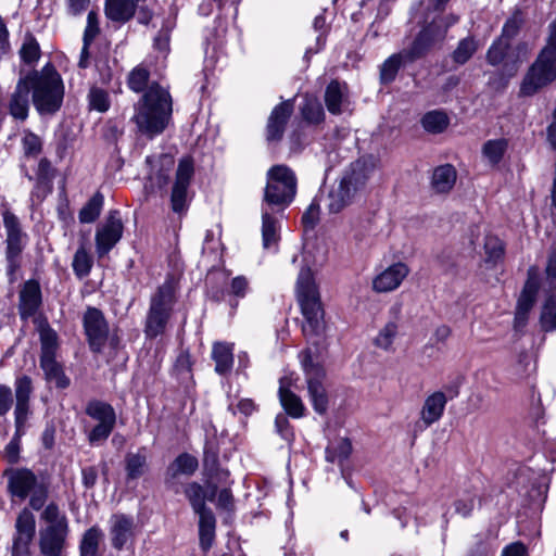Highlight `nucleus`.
<instances>
[{
    "mask_svg": "<svg viewBox=\"0 0 556 556\" xmlns=\"http://www.w3.org/2000/svg\"><path fill=\"white\" fill-rule=\"evenodd\" d=\"M135 114L131 121L138 130L153 138L162 134L172 117L173 101L169 92L157 83L150 84L146 92L134 105Z\"/></svg>",
    "mask_w": 556,
    "mask_h": 556,
    "instance_id": "nucleus-1",
    "label": "nucleus"
},
{
    "mask_svg": "<svg viewBox=\"0 0 556 556\" xmlns=\"http://www.w3.org/2000/svg\"><path fill=\"white\" fill-rule=\"evenodd\" d=\"M31 91V102L40 116L56 114L63 104L64 84L52 63H47L40 71L33 70L25 74Z\"/></svg>",
    "mask_w": 556,
    "mask_h": 556,
    "instance_id": "nucleus-2",
    "label": "nucleus"
},
{
    "mask_svg": "<svg viewBox=\"0 0 556 556\" xmlns=\"http://www.w3.org/2000/svg\"><path fill=\"white\" fill-rule=\"evenodd\" d=\"M556 79V20L548 26V37L545 46L538 54L535 61L525 74L520 87L519 97H533L542 88Z\"/></svg>",
    "mask_w": 556,
    "mask_h": 556,
    "instance_id": "nucleus-3",
    "label": "nucleus"
},
{
    "mask_svg": "<svg viewBox=\"0 0 556 556\" xmlns=\"http://www.w3.org/2000/svg\"><path fill=\"white\" fill-rule=\"evenodd\" d=\"M298 301L304 317L305 337H319L326 330L325 311L309 267L301 268L296 281Z\"/></svg>",
    "mask_w": 556,
    "mask_h": 556,
    "instance_id": "nucleus-4",
    "label": "nucleus"
},
{
    "mask_svg": "<svg viewBox=\"0 0 556 556\" xmlns=\"http://www.w3.org/2000/svg\"><path fill=\"white\" fill-rule=\"evenodd\" d=\"M176 302L177 282L173 275H168L150 298L143 330L148 339H155L165 332Z\"/></svg>",
    "mask_w": 556,
    "mask_h": 556,
    "instance_id": "nucleus-5",
    "label": "nucleus"
},
{
    "mask_svg": "<svg viewBox=\"0 0 556 556\" xmlns=\"http://www.w3.org/2000/svg\"><path fill=\"white\" fill-rule=\"evenodd\" d=\"M35 324L40 340L39 365L43 371L45 379L47 382L54 383L58 389L68 388L71 379L65 375L63 365L56 359L59 350V336L56 331L45 317L36 318Z\"/></svg>",
    "mask_w": 556,
    "mask_h": 556,
    "instance_id": "nucleus-6",
    "label": "nucleus"
},
{
    "mask_svg": "<svg viewBox=\"0 0 556 556\" xmlns=\"http://www.w3.org/2000/svg\"><path fill=\"white\" fill-rule=\"evenodd\" d=\"M47 527L39 531V548L42 556H66L68 520L58 504L51 502L41 513Z\"/></svg>",
    "mask_w": 556,
    "mask_h": 556,
    "instance_id": "nucleus-7",
    "label": "nucleus"
},
{
    "mask_svg": "<svg viewBox=\"0 0 556 556\" xmlns=\"http://www.w3.org/2000/svg\"><path fill=\"white\" fill-rule=\"evenodd\" d=\"M296 186V176L290 167L283 164L271 166L267 172L262 206L283 213L295 198Z\"/></svg>",
    "mask_w": 556,
    "mask_h": 556,
    "instance_id": "nucleus-8",
    "label": "nucleus"
},
{
    "mask_svg": "<svg viewBox=\"0 0 556 556\" xmlns=\"http://www.w3.org/2000/svg\"><path fill=\"white\" fill-rule=\"evenodd\" d=\"M299 358L307 384V393L314 410L318 415H326L329 408V395L324 386L326 369L314 355L311 349L300 352Z\"/></svg>",
    "mask_w": 556,
    "mask_h": 556,
    "instance_id": "nucleus-9",
    "label": "nucleus"
},
{
    "mask_svg": "<svg viewBox=\"0 0 556 556\" xmlns=\"http://www.w3.org/2000/svg\"><path fill=\"white\" fill-rule=\"evenodd\" d=\"M3 225L7 232L5 238V263L7 275L13 282L16 273L22 267V253L27 244L28 236L23 231L18 217L12 212H4Z\"/></svg>",
    "mask_w": 556,
    "mask_h": 556,
    "instance_id": "nucleus-10",
    "label": "nucleus"
},
{
    "mask_svg": "<svg viewBox=\"0 0 556 556\" xmlns=\"http://www.w3.org/2000/svg\"><path fill=\"white\" fill-rule=\"evenodd\" d=\"M448 24L444 23V18H433L430 23L426 24L417 34L413 42L405 51L410 56V60H417L426 56L431 49L441 45L447 34Z\"/></svg>",
    "mask_w": 556,
    "mask_h": 556,
    "instance_id": "nucleus-11",
    "label": "nucleus"
},
{
    "mask_svg": "<svg viewBox=\"0 0 556 556\" xmlns=\"http://www.w3.org/2000/svg\"><path fill=\"white\" fill-rule=\"evenodd\" d=\"M83 326L90 350L101 353L109 338V324L104 314L97 307H87Z\"/></svg>",
    "mask_w": 556,
    "mask_h": 556,
    "instance_id": "nucleus-12",
    "label": "nucleus"
},
{
    "mask_svg": "<svg viewBox=\"0 0 556 556\" xmlns=\"http://www.w3.org/2000/svg\"><path fill=\"white\" fill-rule=\"evenodd\" d=\"M123 222L117 210H112L105 223L96 232V250L99 257L106 255L123 236Z\"/></svg>",
    "mask_w": 556,
    "mask_h": 556,
    "instance_id": "nucleus-13",
    "label": "nucleus"
},
{
    "mask_svg": "<svg viewBox=\"0 0 556 556\" xmlns=\"http://www.w3.org/2000/svg\"><path fill=\"white\" fill-rule=\"evenodd\" d=\"M36 533V520L30 510L24 508L15 521L12 556H30V544Z\"/></svg>",
    "mask_w": 556,
    "mask_h": 556,
    "instance_id": "nucleus-14",
    "label": "nucleus"
},
{
    "mask_svg": "<svg viewBox=\"0 0 556 556\" xmlns=\"http://www.w3.org/2000/svg\"><path fill=\"white\" fill-rule=\"evenodd\" d=\"M194 175L193 161L184 157L179 161L172 189L170 203L175 213H181L187 205V191Z\"/></svg>",
    "mask_w": 556,
    "mask_h": 556,
    "instance_id": "nucleus-15",
    "label": "nucleus"
},
{
    "mask_svg": "<svg viewBox=\"0 0 556 556\" xmlns=\"http://www.w3.org/2000/svg\"><path fill=\"white\" fill-rule=\"evenodd\" d=\"M293 109V100H286L273 109L265 127V139L268 144L278 143L282 140Z\"/></svg>",
    "mask_w": 556,
    "mask_h": 556,
    "instance_id": "nucleus-16",
    "label": "nucleus"
},
{
    "mask_svg": "<svg viewBox=\"0 0 556 556\" xmlns=\"http://www.w3.org/2000/svg\"><path fill=\"white\" fill-rule=\"evenodd\" d=\"M15 388V408L14 418L16 432L20 433L28 419L30 414V395L34 391L33 380L29 376L17 377L14 382Z\"/></svg>",
    "mask_w": 556,
    "mask_h": 556,
    "instance_id": "nucleus-17",
    "label": "nucleus"
},
{
    "mask_svg": "<svg viewBox=\"0 0 556 556\" xmlns=\"http://www.w3.org/2000/svg\"><path fill=\"white\" fill-rule=\"evenodd\" d=\"M30 89L25 78L21 75L8 102L9 114L15 121L25 122L30 109Z\"/></svg>",
    "mask_w": 556,
    "mask_h": 556,
    "instance_id": "nucleus-18",
    "label": "nucleus"
},
{
    "mask_svg": "<svg viewBox=\"0 0 556 556\" xmlns=\"http://www.w3.org/2000/svg\"><path fill=\"white\" fill-rule=\"evenodd\" d=\"M203 477L205 486L210 489L207 496L210 502L215 500L218 485H225L228 482L229 471L220 467L218 454H204Z\"/></svg>",
    "mask_w": 556,
    "mask_h": 556,
    "instance_id": "nucleus-19",
    "label": "nucleus"
},
{
    "mask_svg": "<svg viewBox=\"0 0 556 556\" xmlns=\"http://www.w3.org/2000/svg\"><path fill=\"white\" fill-rule=\"evenodd\" d=\"M375 163L371 156H363L351 163L349 168L344 172L340 181L353 189L356 193L363 188L371 173L374 172Z\"/></svg>",
    "mask_w": 556,
    "mask_h": 556,
    "instance_id": "nucleus-20",
    "label": "nucleus"
},
{
    "mask_svg": "<svg viewBox=\"0 0 556 556\" xmlns=\"http://www.w3.org/2000/svg\"><path fill=\"white\" fill-rule=\"evenodd\" d=\"M18 313L22 319L35 316L42 305L40 285L35 279L27 280L20 291Z\"/></svg>",
    "mask_w": 556,
    "mask_h": 556,
    "instance_id": "nucleus-21",
    "label": "nucleus"
},
{
    "mask_svg": "<svg viewBox=\"0 0 556 556\" xmlns=\"http://www.w3.org/2000/svg\"><path fill=\"white\" fill-rule=\"evenodd\" d=\"M199 467L198 459L192 454H179L167 467L165 484L168 489L178 493L177 477L179 475L192 476Z\"/></svg>",
    "mask_w": 556,
    "mask_h": 556,
    "instance_id": "nucleus-22",
    "label": "nucleus"
},
{
    "mask_svg": "<svg viewBox=\"0 0 556 556\" xmlns=\"http://www.w3.org/2000/svg\"><path fill=\"white\" fill-rule=\"evenodd\" d=\"M135 521L131 516L115 514L111 517V541L115 549H123L134 538Z\"/></svg>",
    "mask_w": 556,
    "mask_h": 556,
    "instance_id": "nucleus-23",
    "label": "nucleus"
},
{
    "mask_svg": "<svg viewBox=\"0 0 556 556\" xmlns=\"http://www.w3.org/2000/svg\"><path fill=\"white\" fill-rule=\"evenodd\" d=\"M408 273L409 269L406 264L401 262L395 263L374 279V290L377 292L393 291L401 285Z\"/></svg>",
    "mask_w": 556,
    "mask_h": 556,
    "instance_id": "nucleus-24",
    "label": "nucleus"
},
{
    "mask_svg": "<svg viewBox=\"0 0 556 556\" xmlns=\"http://www.w3.org/2000/svg\"><path fill=\"white\" fill-rule=\"evenodd\" d=\"M283 213H277L274 208L262 206V240L265 249L276 245L280 239L279 217Z\"/></svg>",
    "mask_w": 556,
    "mask_h": 556,
    "instance_id": "nucleus-25",
    "label": "nucleus"
},
{
    "mask_svg": "<svg viewBox=\"0 0 556 556\" xmlns=\"http://www.w3.org/2000/svg\"><path fill=\"white\" fill-rule=\"evenodd\" d=\"M36 486L37 478L27 469L16 470L9 478V491L12 496L20 500H25Z\"/></svg>",
    "mask_w": 556,
    "mask_h": 556,
    "instance_id": "nucleus-26",
    "label": "nucleus"
},
{
    "mask_svg": "<svg viewBox=\"0 0 556 556\" xmlns=\"http://www.w3.org/2000/svg\"><path fill=\"white\" fill-rule=\"evenodd\" d=\"M540 288L539 269L534 266L528 269V278L517 302V311L530 313Z\"/></svg>",
    "mask_w": 556,
    "mask_h": 556,
    "instance_id": "nucleus-27",
    "label": "nucleus"
},
{
    "mask_svg": "<svg viewBox=\"0 0 556 556\" xmlns=\"http://www.w3.org/2000/svg\"><path fill=\"white\" fill-rule=\"evenodd\" d=\"M446 403L447 397L441 391L430 394L425 400L420 412V418L425 427L431 426L442 417Z\"/></svg>",
    "mask_w": 556,
    "mask_h": 556,
    "instance_id": "nucleus-28",
    "label": "nucleus"
},
{
    "mask_svg": "<svg viewBox=\"0 0 556 556\" xmlns=\"http://www.w3.org/2000/svg\"><path fill=\"white\" fill-rule=\"evenodd\" d=\"M184 494L188 500L193 513L199 517L206 515V513H213L212 509L206 506L210 489L204 488L200 483L193 481L185 485Z\"/></svg>",
    "mask_w": 556,
    "mask_h": 556,
    "instance_id": "nucleus-29",
    "label": "nucleus"
},
{
    "mask_svg": "<svg viewBox=\"0 0 556 556\" xmlns=\"http://www.w3.org/2000/svg\"><path fill=\"white\" fill-rule=\"evenodd\" d=\"M412 63H414V61L410 60V56L405 51V49L390 55L380 66V83L382 85H389L393 83L400 68Z\"/></svg>",
    "mask_w": 556,
    "mask_h": 556,
    "instance_id": "nucleus-30",
    "label": "nucleus"
},
{
    "mask_svg": "<svg viewBox=\"0 0 556 556\" xmlns=\"http://www.w3.org/2000/svg\"><path fill=\"white\" fill-rule=\"evenodd\" d=\"M348 103L346 85L338 80H331L326 87L325 104L329 113L339 115Z\"/></svg>",
    "mask_w": 556,
    "mask_h": 556,
    "instance_id": "nucleus-31",
    "label": "nucleus"
},
{
    "mask_svg": "<svg viewBox=\"0 0 556 556\" xmlns=\"http://www.w3.org/2000/svg\"><path fill=\"white\" fill-rule=\"evenodd\" d=\"M456 177V169L451 164L438 166L432 174V188L438 193H447L453 189Z\"/></svg>",
    "mask_w": 556,
    "mask_h": 556,
    "instance_id": "nucleus-32",
    "label": "nucleus"
},
{
    "mask_svg": "<svg viewBox=\"0 0 556 556\" xmlns=\"http://www.w3.org/2000/svg\"><path fill=\"white\" fill-rule=\"evenodd\" d=\"M353 189L339 182L337 187H332L327 197V207L329 213L337 214L346 207L354 197Z\"/></svg>",
    "mask_w": 556,
    "mask_h": 556,
    "instance_id": "nucleus-33",
    "label": "nucleus"
},
{
    "mask_svg": "<svg viewBox=\"0 0 556 556\" xmlns=\"http://www.w3.org/2000/svg\"><path fill=\"white\" fill-rule=\"evenodd\" d=\"M85 413L98 421V424H116V414L113 406L100 400H91L87 403Z\"/></svg>",
    "mask_w": 556,
    "mask_h": 556,
    "instance_id": "nucleus-34",
    "label": "nucleus"
},
{
    "mask_svg": "<svg viewBox=\"0 0 556 556\" xmlns=\"http://www.w3.org/2000/svg\"><path fill=\"white\" fill-rule=\"evenodd\" d=\"M212 358L215 362V371L219 375L230 372L233 365L232 345L225 342H216L212 349Z\"/></svg>",
    "mask_w": 556,
    "mask_h": 556,
    "instance_id": "nucleus-35",
    "label": "nucleus"
},
{
    "mask_svg": "<svg viewBox=\"0 0 556 556\" xmlns=\"http://www.w3.org/2000/svg\"><path fill=\"white\" fill-rule=\"evenodd\" d=\"M216 518L213 513L199 517V541L203 552L210 551L215 540Z\"/></svg>",
    "mask_w": 556,
    "mask_h": 556,
    "instance_id": "nucleus-36",
    "label": "nucleus"
},
{
    "mask_svg": "<svg viewBox=\"0 0 556 556\" xmlns=\"http://www.w3.org/2000/svg\"><path fill=\"white\" fill-rule=\"evenodd\" d=\"M279 400L286 413L292 418H301L304 416L305 406L301 397L291 390L280 387Z\"/></svg>",
    "mask_w": 556,
    "mask_h": 556,
    "instance_id": "nucleus-37",
    "label": "nucleus"
},
{
    "mask_svg": "<svg viewBox=\"0 0 556 556\" xmlns=\"http://www.w3.org/2000/svg\"><path fill=\"white\" fill-rule=\"evenodd\" d=\"M300 112L303 119L308 124L318 125L325 119V112L318 99L305 96Z\"/></svg>",
    "mask_w": 556,
    "mask_h": 556,
    "instance_id": "nucleus-38",
    "label": "nucleus"
},
{
    "mask_svg": "<svg viewBox=\"0 0 556 556\" xmlns=\"http://www.w3.org/2000/svg\"><path fill=\"white\" fill-rule=\"evenodd\" d=\"M104 197L100 191H97L89 201L80 208L78 218L83 224L93 223L102 211Z\"/></svg>",
    "mask_w": 556,
    "mask_h": 556,
    "instance_id": "nucleus-39",
    "label": "nucleus"
},
{
    "mask_svg": "<svg viewBox=\"0 0 556 556\" xmlns=\"http://www.w3.org/2000/svg\"><path fill=\"white\" fill-rule=\"evenodd\" d=\"M102 536L103 533L98 527L89 528L80 541V556H99V544Z\"/></svg>",
    "mask_w": 556,
    "mask_h": 556,
    "instance_id": "nucleus-40",
    "label": "nucleus"
},
{
    "mask_svg": "<svg viewBox=\"0 0 556 556\" xmlns=\"http://www.w3.org/2000/svg\"><path fill=\"white\" fill-rule=\"evenodd\" d=\"M450 124L448 116L442 111H430L421 118L422 127L431 134L443 132Z\"/></svg>",
    "mask_w": 556,
    "mask_h": 556,
    "instance_id": "nucleus-41",
    "label": "nucleus"
},
{
    "mask_svg": "<svg viewBox=\"0 0 556 556\" xmlns=\"http://www.w3.org/2000/svg\"><path fill=\"white\" fill-rule=\"evenodd\" d=\"M149 79H150V72L149 70L143 65H138L134 67L127 77V86L130 90L137 93L142 94L146 92V90L149 88Z\"/></svg>",
    "mask_w": 556,
    "mask_h": 556,
    "instance_id": "nucleus-42",
    "label": "nucleus"
},
{
    "mask_svg": "<svg viewBox=\"0 0 556 556\" xmlns=\"http://www.w3.org/2000/svg\"><path fill=\"white\" fill-rule=\"evenodd\" d=\"M18 54L21 60L27 65H33L39 60L41 51L39 43L33 34L27 33L25 35Z\"/></svg>",
    "mask_w": 556,
    "mask_h": 556,
    "instance_id": "nucleus-43",
    "label": "nucleus"
},
{
    "mask_svg": "<svg viewBox=\"0 0 556 556\" xmlns=\"http://www.w3.org/2000/svg\"><path fill=\"white\" fill-rule=\"evenodd\" d=\"M507 148L508 141L504 138L488 140L482 147V153L492 165H497Z\"/></svg>",
    "mask_w": 556,
    "mask_h": 556,
    "instance_id": "nucleus-44",
    "label": "nucleus"
},
{
    "mask_svg": "<svg viewBox=\"0 0 556 556\" xmlns=\"http://www.w3.org/2000/svg\"><path fill=\"white\" fill-rule=\"evenodd\" d=\"M89 110H94L100 113L109 111L111 106L110 94L106 90L92 86L87 94Z\"/></svg>",
    "mask_w": 556,
    "mask_h": 556,
    "instance_id": "nucleus-45",
    "label": "nucleus"
},
{
    "mask_svg": "<svg viewBox=\"0 0 556 556\" xmlns=\"http://www.w3.org/2000/svg\"><path fill=\"white\" fill-rule=\"evenodd\" d=\"M93 260L84 245H80L73 257V271L79 278H85L90 274Z\"/></svg>",
    "mask_w": 556,
    "mask_h": 556,
    "instance_id": "nucleus-46",
    "label": "nucleus"
},
{
    "mask_svg": "<svg viewBox=\"0 0 556 556\" xmlns=\"http://www.w3.org/2000/svg\"><path fill=\"white\" fill-rule=\"evenodd\" d=\"M147 458L144 454H127L125 469L127 481L137 480L147 471Z\"/></svg>",
    "mask_w": 556,
    "mask_h": 556,
    "instance_id": "nucleus-47",
    "label": "nucleus"
},
{
    "mask_svg": "<svg viewBox=\"0 0 556 556\" xmlns=\"http://www.w3.org/2000/svg\"><path fill=\"white\" fill-rule=\"evenodd\" d=\"M510 42L497 37L486 51V62L492 66L500 65L508 54Z\"/></svg>",
    "mask_w": 556,
    "mask_h": 556,
    "instance_id": "nucleus-48",
    "label": "nucleus"
},
{
    "mask_svg": "<svg viewBox=\"0 0 556 556\" xmlns=\"http://www.w3.org/2000/svg\"><path fill=\"white\" fill-rule=\"evenodd\" d=\"M249 290V281L244 276H237L230 281L228 291V304L235 311L239 304L238 300L243 299Z\"/></svg>",
    "mask_w": 556,
    "mask_h": 556,
    "instance_id": "nucleus-49",
    "label": "nucleus"
},
{
    "mask_svg": "<svg viewBox=\"0 0 556 556\" xmlns=\"http://www.w3.org/2000/svg\"><path fill=\"white\" fill-rule=\"evenodd\" d=\"M477 49L478 45L473 37L464 38L458 42L457 48L452 54L453 61L463 65L470 60Z\"/></svg>",
    "mask_w": 556,
    "mask_h": 556,
    "instance_id": "nucleus-50",
    "label": "nucleus"
},
{
    "mask_svg": "<svg viewBox=\"0 0 556 556\" xmlns=\"http://www.w3.org/2000/svg\"><path fill=\"white\" fill-rule=\"evenodd\" d=\"M525 23L521 10L516 9L504 23L500 38L510 42L520 31Z\"/></svg>",
    "mask_w": 556,
    "mask_h": 556,
    "instance_id": "nucleus-51",
    "label": "nucleus"
},
{
    "mask_svg": "<svg viewBox=\"0 0 556 556\" xmlns=\"http://www.w3.org/2000/svg\"><path fill=\"white\" fill-rule=\"evenodd\" d=\"M484 250L486 254L485 262L497 264L503 260L505 253V247L503 241L495 236H488L484 240Z\"/></svg>",
    "mask_w": 556,
    "mask_h": 556,
    "instance_id": "nucleus-52",
    "label": "nucleus"
},
{
    "mask_svg": "<svg viewBox=\"0 0 556 556\" xmlns=\"http://www.w3.org/2000/svg\"><path fill=\"white\" fill-rule=\"evenodd\" d=\"M541 326L545 331L556 329V296L551 295L543 305L541 313Z\"/></svg>",
    "mask_w": 556,
    "mask_h": 556,
    "instance_id": "nucleus-53",
    "label": "nucleus"
},
{
    "mask_svg": "<svg viewBox=\"0 0 556 556\" xmlns=\"http://www.w3.org/2000/svg\"><path fill=\"white\" fill-rule=\"evenodd\" d=\"M399 326L395 321H389L374 340V344L382 350H389L397 334Z\"/></svg>",
    "mask_w": 556,
    "mask_h": 556,
    "instance_id": "nucleus-54",
    "label": "nucleus"
},
{
    "mask_svg": "<svg viewBox=\"0 0 556 556\" xmlns=\"http://www.w3.org/2000/svg\"><path fill=\"white\" fill-rule=\"evenodd\" d=\"M174 370L181 381H192V362L189 352L182 351L177 356Z\"/></svg>",
    "mask_w": 556,
    "mask_h": 556,
    "instance_id": "nucleus-55",
    "label": "nucleus"
},
{
    "mask_svg": "<svg viewBox=\"0 0 556 556\" xmlns=\"http://www.w3.org/2000/svg\"><path fill=\"white\" fill-rule=\"evenodd\" d=\"M24 153L27 156H36L41 152V139L31 131H26L22 139Z\"/></svg>",
    "mask_w": 556,
    "mask_h": 556,
    "instance_id": "nucleus-56",
    "label": "nucleus"
},
{
    "mask_svg": "<svg viewBox=\"0 0 556 556\" xmlns=\"http://www.w3.org/2000/svg\"><path fill=\"white\" fill-rule=\"evenodd\" d=\"M492 552V542L486 536L477 535L476 542L469 548L467 556H489Z\"/></svg>",
    "mask_w": 556,
    "mask_h": 556,
    "instance_id": "nucleus-57",
    "label": "nucleus"
},
{
    "mask_svg": "<svg viewBox=\"0 0 556 556\" xmlns=\"http://www.w3.org/2000/svg\"><path fill=\"white\" fill-rule=\"evenodd\" d=\"M319 220V203L314 200L302 215V224L306 230H312Z\"/></svg>",
    "mask_w": 556,
    "mask_h": 556,
    "instance_id": "nucleus-58",
    "label": "nucleus"
},
{
    "mask_svg": "<svg viewBox=\"0 0 556 556\" xmlns=\"http://www.w3.org/2000/svg\"><path fill=\"white\" fill-rule=\"evenodd\" d=\"M114 427L115 425L97 424L88 434L90 443L96 444L105 441L113 431Z\"/></svg>",
    "mask_w": 556,
    "mask_h": 556,
    "instance_id": "nucleus-59",
    "label": "nucleus"
},
{
    "mask_svg": "<svg viewBox=\"0 0 556 556\" xmlns=\"http://www.w3.org/2000/svg\"><path fill=\"white\" fill-rule=\"evenodd\" d=\"M37 186L49 185L53 178V168L48 159H41L37 168Z\"/></svg>",
    "mask_w": 556,
    "mask_h": 556,
    "instance_id": "nucleus-60",
    "label": "nucleus"
},
{
    "mask_svg": "<svg viewBox=\"0 0 556 556\" xmlns=\"http://www.w3.org/2000/svg\"><path fill=\"white\" fill-rule=\"evenodd\" d=\"M99 31H100V29L98 26L97 13L93 11H90L87 16V26L84 31L83 41L86 42V45H91V42L97 37Z\"/></svg>",
    "mask_w": 556,
    "mask_h": 556,
    "instance_id": "nucleus-61",
    "label": "nucleus"
},
{
    "mask_svg": "<svg viewBox=\"0 0 556 556\" xmlns=\"http://www.w3.org/2000/svg\"><path fill=\"white\" fill-rule=\"evenodd\" d=\"M217 497V507L224 510H232L233 509V496L232 492L229 488L225 486L217 490L216 496Z\"/></svg>",
    "mask_w": 556,
    "mask_h": 556,
    "instance_id": "nucleus-62",
    "label": "nucleus"
},
{
    "mask_svg": "<svg viewBox=\"0 0 556 556\" xmlns=\"http://www.w3.org/2000/svg\"><path fill=\"white\" fill-rule=\"evenodd\" d=\"M30 493L29 506L35 510H40L48 497L47 490L42 486H36Z\"/></svg>",
    "mask_w": 556,
    "mask_h": 556,
    "instance_id": "nucleus-63",
    "label": "nucleus"
},
{
    "mask_svg": "<svg viewBox=\"0 0 556 556\" xmlns=\"http://www.w3.org/2000/svg\"><path fill=\"white\" fill-rule=\"evenodd\" d=\"M454 507L457 514H459L464 518H467L471 515L475 508V497L468 496L466 498H459L455 501Z\"/></svg>",
    "mask_w": 556,
    "mask_h": 556,
    "instance_id": "nucleus-64",
    "label": "nucleus"
}]
</instances>
